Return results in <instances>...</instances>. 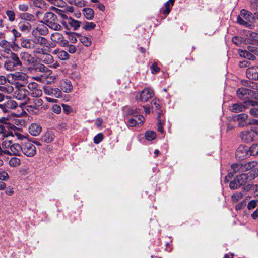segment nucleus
<instances>
[{"label":"nucleus","mask_w":258,"mask_h":258,"mask_svg":"<svg viewBox=\"0 0 258 258\" xmlns=\"http://www.w3.org/2000/svg\"><path fill=\"white\" fill-rule=\"evenodd\" d=\"M18 104L16 101L12 99H8L0 104V108L4 112H8L11 109L17 108Z\"/></svg>","instance_id":"obj_11"},{"label":"nucleus","mask_w":258,"mask_h":258,"mask_svg":"<svg viewBox=\"0 0 258 258\" xmlns=\"http://www.w3.org/2000/svg\"><path fill=\"white\" fill-rule=\"evenodd\" d=\"M257 134V132L256 131L247 130L242 132L240 134V137L243 141L248 143L254 140L255 134Z\"/></svg>","instance_id":"obj_12"},{"label":"nucleus","mask_w":258,"mask_h":258,"mask_svg":"<svg viewBox=\"0 0 258 258\" xmlns=\"http://www.w3.org/2000/svg\"><path fill=\"white\" fill-rule=\"evenodd\" d=\"M9 165L13 167H16L19 166L21 160L17 157H12L9 161Z\"/></svg>","instance_id":"obj_38"},{"label":"nucleus","mask_w":258,"mask_h":258,"mask_svg":"<svg viewBox=\"0 0 258 258\" xmlns=\"http://www.w3.org/2000/svg\"><path fill=\"white\" fill-rule=\"evenodd\" d=\"M58 57L61 60H67L69 58V54L66 51L60 50Z\"/></svg>","instance_id":"obj_51"},{"label":"nucleus","mask_w":258,"mask_h":258,"mask_svg":"<svg viewBox=\"0 0 258 258\" xmlns=\"http://www.w3.org/2000/svg\"><path fill=\"white\" fill-rule=\"evenodd\" d=\"M243 196L241 192H236L231 196V200L233 202L236 203Z\"/></svg>","instance_id":"obj_45"},{"label":"nucleus","mask_w":258,"mask_h":258,"mask_svg":"<svg viewBox=\"0 0 258 258\" xmlns=\"http://www.w3.org/2000/svg\"><path fill=\"white\" fill-rule=\"evenodd\" d=\"M78 35L76 33H70L69 34V39L72 43H76L77 42V37Z\"/></svg>","instance_id":"obj_55"},{"label":"nucleus","mask_w":258,"mask_h":258,"mask_svg":"<svg viewBox=\"0 0 258 258\" xmlns=\"http://www.w3.org/2000/svg\"><path fill=\"white\" fill-rule=\"evenodd\" d=\"M156 137V134L153 131H148L145 133V138L149 141H152L154 140Z\"/></svg>","instance_id":"obj_44"},{"label":"nucleus","mask_w":258,"mask_h":258,"mask_svg":"<svg viewBox=\"0 0 258 258\" xmlns=\"http://www.w3.org/2000/svg\"><path fill=\"white\" fill-rule=\"evenodd\" d=\"M22 153L27 157H33L36 153V148L34 144L26 141L22 143Z\"/></svg>","instance_id":"obj_4"},{"label":"nucleus","mask_w":258,"mask_h":258,"mask_svg":"<svg viewBox=\"0 0 258 258\" xmlns=\"http://www.w3.org/2000/svg\"><path fill=\"white\" fill-rule=\"evenodd\" d=\"M53 88L51 86L48 85H44L43 87V90L45 94L47 95H51L52 93Z\"/></svg>","instance_id":"obj_59"},{"label":"nucleus","mask_w":258,"mask_h":258,"mask_svg":"<svg viewBox=\"0 0 258 258\" xmlns=\"http://www.w3.org/2000/svg\"><path fill=\"white\" fill-rule=\"evenodd\" d=\"M175 0H168V1L166 2L165 4V7L162 8L161 9V12L162 14L167 16L168 15L172 7L173 6Z\"/></svg>","instance_id":"obj_22"},{"label":"nucleus","mask_w":258,"mask_h":258,"mask_svg":"<svg viewBox=\"0 0 258 258\" xmlns=\"http://www.w3.org/2000/svg\"><path fill=\"white\" fill-rule=\"evenodd\" d=\"M43 22L50 28L59 31L62 29V26L58 24L56 15L50 12H46L44 16Z\"/></svg>","instance_id":"obj_2"},{"label":"nucleus","mask_w":258,"mask_h":258,"mask_svg":"<svg viewBox=\"0 0 258 258\" xmlns=\"http://www.w3.org/2000/svg\"><path fill=\"white\" fill-rule=\"evenodd\" d=\"M250 115L253 117L258 118V108L252 107L249 111Z\"/></svg>","instance_id":"obj_60"},{"label":"nucleus","mask_w":258,"mask_h":258,"mask_svg":"<svg viewBox=\"0 0 258 258\" xmlns=\"http://www.w3.org/2000/svg\"><path fill=\"white\" fill-rule=\"evenodd\" d=\"M139 99L143 102H147L154 96L153 91L150 88H145L139 93Z\"/></svg>","instance_id":"obj_14"},{"label":"nucleus","mask_w":258,"mask_h":258,"mask_svg":"<svg viewBox=\"0 0 258 258\" xmlns=\"http://www.w3.org/2000/svg\"><path fill=\"white\" fill-rule=\"evenodd\" d=\"M54 138L55 136L53 132L51 131H47L42 136L41 140L44 142L50 143L54 140Z\"/></svg>","instance_id":"obj_23"},{"label":"nucleus","mask_w":258,"mask_h":258,"mask_svg":"<svg viewBox=\"0 0 258 258\" xmlns=\"http://www.w3.org/2000/svg\"><path fill=\"white\" fill-rule=\"evenodd\" d=\"M158 131L160 132L161 133H164V129L163 127L162 122L161 120L160 119V116L162 114L161 112H158Z\"/></svg>","instance_id":"obj_49"},{"label":"nucleus","mask_w":258,"mask_h":258,"mask_svg":"<svg viewBox=\"0 0 258 258\" xmlns=\"http://www.w3.org/2000/svg\"><path fill=\"white\" fill-rule=\"evenodd\" d=\"M36 69L40 72L46 73L47 75H50L51 73V70L42 64L39 65Z\"/></svg>","instance_id":"obj_50"},{"label":"nucleus","mask_w":258,"mask_h":258,"mask_svg":"<svg viewBox=\"0 0 258 258\" xmlns=\"http://www.w3.org/2000/svg\"><path fill=\"white\" fill-rule=\"evenodd\" d=\"M144 122L145 118L142 115H135L128 119L126 124L130 127L141 126Z\"/></svg>","instance_id":"obj_7"},{"label":"nucleus","mask_w":258,"mask_h":258,"mask_svg":"<svg viewBox=\"0 0 258 258\" xmlns=\"http://www.w3.org/2000/svg\"><path fill=\"white\" fill-rule=\"evenodd\" d=\"M21 46L22 47L27 49H32L35 47L34 42L32 39H25L23 40L21 42Z\"/></svg>","instance_id":"obj_32"},{"label":"nucleus","mask_w":258,"mask_h":258,"mask_svg":"<svg viewBox=\"0 0 258 258\" xmlns=\"http://www.w3.org/2000/svg\"><path fill=\"white\" fill-rule=\"evenodd\" d=\"M248 149L250 155L256 156L258 155V143L253 144Z\"/></svg>","instance_id":"obj_39"},{"label":"nucleus","mask_w":258,"mask_h":258,"mask_svg":"<svg viewBox=\"0 0 258 258\" xmlns=\"http://www.w3.org/2000/svg\"><path fill=\"white\" fill-rule=\"evenodd\" d=\"M9 179V175L5 170L0 171V180L6 181Z\"/></svg>","instance_id":"obj_53"},{"label":"nucleus","mask_w":258,"mask_h":258,"mask_svg":"<svg viewBox=\"0 0 258 258\" xmlns=\"http://www.w3.org/2000/svg\"><path fill=\"white\" fill-rule=\"evenodd\" d=\"M22 66V63L18 55L14 52L10 53V56L5 62L4 67L8 71L18 70Z\"/></svg>","instance_id":"obj_1"},{"label":"nucleus","mask_w":258,"mask_h":258,"mask_svg":"<svg viewBox=\"0 0 258 258\" xmlns=\"http://www.w3.org/2000/svg\"><path fill=\"white\" fill-rule=\"evenodd\" d=\"M1 55L5 56L6 54H10L12 52L10 49V44L6 40H2L0 42Z\"/></svg>","instance_id":"obj_19"},{"label":"nucleus","mask_w":258,"mask_h":258,"mask_svg":"<svg viewBox=\"0 0 258 258\" xmlns=\"http://www.w3.org/2000/svg\"><path fill=\"white\" fill-rule=\"evenodd\" d=\"M8 78H11V80L16 82V84H19V81H21L23 83H26L27 82L28 78V75L23 72H16L14 73L10 74L8 76Z\"/></svg>","instance_id":"obj_8"},{"label":"nucleus","mask_w":258,"mask_h":258,"mask_svg":"<svg viewBox=\"0 0 258 258\" xmlns=\"http://www.w3.org/2000/svg\"><path fill=\"white\" fill-rule=\"evenodd\" d=\"M81 42L86 46H89L91 44V41L90 38L85 36H82L81 35H78Z\"/></svg>","instance_id":"obj_37"},{"label":"nucleus","mask_w":258,"mask_h":258,"mask_svg":"<svg viewBox=\"0 0 258 258\" xmlns=\"http://www.w3.org/2000/svg\"><path fill=\"white\" fill-rule=\"evenodd\" d=\"M247 49L252 53V54L255 55H256L258 56V48L254 46H249L247 47Z\"/></svg>","instance_id":"obj_64"},{"label":"nucleus","mask_w":258,"mask_h":258,"mask_svg":"<svg viewBox=\"0 0 258 258\" xmlns=\"http://www.w3.org/2000/svg\"><path fill=\"white\" fill-rule=\"evenodd\" d=\"M69 23L71 26L73 27L75 30L77 29L80 26V22L79 21L73 19H70Z\"/></svg>","instance_id":"obj_52"},{"label":"nucleus","mask_w":258,"mask_h":258,"mask_svg":"<svg viewBox=\"0 0 258 258\" xmlns=\"http://www.w3.org/2000/svg\"><path fill=\"white\" fill-rule=\"evenodd\" d=\"M9 132L6 130L3 125H0V136L2 137H7L9 136Z\"/></svg>","instance_id":"obj_61"},{"label":"nucleus","mask_w":258,"mask_h":258,"mask_svg":"<svg viewBox=\"0 0 258 258\" xmlns=\"http://www.w3.org/2000/svg\"><path fill=\"white\" fill-rule=\"evenodd\" d=\"M247 36L252 44L258 46V33L254 32H249Z\"/></svg>","instance_id":"obj_29"},{"label":"nucleus","mask_w":258,"mask_h":258,"mask_svg":"<svg viewBox=\"0 0 258 258\" xmlns=\"http://www.w3.org/2000/svg\"><path fill=\"white\" fill-rule=\"evenodd\" d=\"M251 92V90H250L248 89L242 87L240 88H239L237 90V95L238 98L241 99L245 95L247 94H249Z\"/></svg>","instance_id":"obj_34"},{"label":"nucleus","mask_w":258,"mask_h":258,"mask_svg":"<svg viewBox=\"0 0 258 258\" xmlns=\"http://www.w3.org/2000/svg\"><path fill=\"white\" fill-rule=\"evenodd\" d=\"M13 98L26 102L29 100L28 95L29 92L21 84H16L13 92Z\"/></svg>","instance_id":"obj_3"},{"label":"nucleus","mask_w":258,"mask_h":258,"mask_svg":"<svg viewBox=\"0 0 258 258\" xmlns=\"http://www.w3.org/2000/svg\"><path fill=\"white\" fill-rule=\"evenodd\" d=\"M13 142L10 140H5L2 143V150L3 152V155L4 154L8 155L10 153L9 151L11 149V146Z\"/></svg>","instance_id":"obj_21"},{"label":"nucleus","mask_w":258,"mask_h":258,"mask_svg":"<svg viewBox=\"0 0 258 258\" xmlns=\"http://www.w3.org/2000/svg\"><path fill=\"white\" fill-rule=\"evenodd\" d=\"M83 14L88 20H92L94 16V12L90 8H85L83 9Z\"/></svg>","instance_id":"obj_30"},{"label":"nucleus","mask_w":258,"mask_h":258,"mask_svg":"<svg viewBox=\"0 0 258 258\" xmlns=\"http://www.w3.org/2000/svg\"><path fill=\"white\" fill-rule=\"evenodd\" d=\"M20 18L23 19L22 21H35L34 16L28 13H23L20 14Z\"/></svg>","instance_id":"obj_35"},{"label":"nucleus","mask_w":258,"mask_h":258,"mask_svg":"<svg viewBox=\"0 0 258 258\" xmlns=\"http://www.w3.org/2000/svg\"><path fill=\"white\" fill-rule=\"evenodd\" d=\"M247 109V106L245 105V101L243 103H235L230 108V110L234 113H238L243 112Z\"/></svg>","instance_id":"obj_16"},{"label":"nucleus","mask_w":258,"mask_h":258,"mask_svg":"<svg viewBox=\"0 0 258 258\" xmlns=\"http://www.w3.org/2000/svg\"><path fill=\"white\" fill-rule=\"evenodd\" d=\"M249 116L246 113H240L233 117L234 121L238 122V126L244 127L247 126Z\"/></svg>","instance_id":"obj_9"},{"label":"nucleus","mask_w":258,"mask_h":258,"mask_svg":"<svg viewBox=\"0 0 258 258\" xmlns=\"http://www.w3.org/2000/svg\"><path fill=\"white\" fill-rule=\"evenodd\" d=\"M247 77L251 80H256L258 78V67L253 66L249 67L246 72Z\"/></svg>","instance_id":"obj_15"},{"label":"nucleus","mask_w":258,"mask_h":258,"mask_svg":"<svg viewBox=\"0 0 258 258\" xmlns=\"http://www.w3.org/2000/svg\"><path fill=\"white\" fill-rule=\"evenodd\" d=\"M242 164L235 163L231 165V169L234 173L243 172L242 171Z\"/></svg>","instance_id":"obj_47"},{"label":"nucleus","mask_w":258,"mask_h":258,"mask_svg":"<svg viewBox=\"0 0 258 258\" xmlns=\"http://www.w3.org/2000/svg\"><path fill=\"white\" fill-rule=\"evenodd\" d=\"M29 93H30L32 97L36 98L39 97L42 95V91L40 88H39V87H38L36 89L30 92Z\"/></svg>","instance_id":"obj_46"},{"label":"nucleus","mask_w":258,"mask_h":258,"mask_svg":"<svg viewBox=\"0 0 258 258\" xmlns=\"http://www.w3.org/2000/svg\"><path fill=\"white\" fill-rule=\"evenodd\" d=\"M38 58L40 61L48 65L50 68L55 69L59 66L58 62L54 60L53 57L46 52L43 55H40Z\"/></svg>","instance_id":"obj_6"},{"label":"nucleus","mask_w":258,"mask_h":258,"mask_svg":"<svg viewBox=\"0 0 258 258\" xmlns=\"http://www.w3.org/2000/svg\"><path fill=\"white\" fill-rule=\"evenodd\" d=\"M103 139V135L102 133H99L94 138V142L95 144H98Z\"/></svg>","instance_id":"obj_63"},{"label":"nucleus","mask_w":258,"mask_h":258,"mask_svg":"<svg viewBox=\"0 0 258 258\" xmlns=\"http://www.w3.org/2000/svg\"><path fill=\"white\" fill-rule=\"evenodd\" d=\"M258 203V200H252L250 201L247 204V208L248 210H252L255 208Z\"/></svg>","instance_id":"obj_56"},{"label":"nucleus","mask_w":258,"mask_h":258,"mask_svg":"<svg viewBox=\"0 0 258 258\" xmlns=\"http://www.w3.org/2000/svg\"><path fill=\"white\" fill-rule=\"evenodd\" d=\"M6 14L9 18V20L10 21H13L15 19V14L13 11L7 10L6 11Z\"/></svg>","instance_id":"obj_62"},{"label":"nucleus","mask_w":258,"mask_h":258,"mask_svg":"<svg viewBox=\"0 0 258 258\" xmlns=\"http://www.w3.org/2000/svg\"><path fill=\"white\" fill-rule=\"evenodd\" d=\"M235 155L239 160H243L247 158L249 155L248 147L243 145H240L236 150Z\"/></svg>","instance_id":"obj_10"},{"label":"nucleus","mask_w":258,"mask_h":258,"mask_svg":"<svg viewBox=\"0 0 258 258\" xmlns=\"http://www.w3.org/2000/svg\"><path fill=\"white\" fill-rule=\"evenodd\" d=\"M68 2L70 4L78 7H82L85 5V1L84 0H68Z\"/></svg>","instance_id":"obj_42"},{"label":"nucleus","mask_w":258,"mask_h":258,"mask_svg":"<svg viewBox=\"0 0 258 258\" xmlns=\"http://www.w3.org/2000/svg\"><path fill=\"white\" fill-rule=\"evenodd\" d=\"M237 21L239 24L243 25L246 27H250L251 26L249 22L246 21V20H244L240 15L237 17Z\"/></svg>","instance_id":"obj_40"},{"label":"nucleus","mask_w":258,"mask_h":258,"mask_svg":"<svg viewBox=\"0 0 258 258\" xmlns=\"http://www.w3.org/2000/svg\"><path fill=\"white\" fill-rule=\"evenodd\" d=\"M237 181L240 186L244 185L249 179V176L247 173L241 174L236 176Z\"/></svg>","instance_id":"obj_25"},{"label":"nucleus","mask_w":258,"mask_h":258,"mask_svg":"<svg viewBox=\"0 0 258 258\" xmlns=\"http://www.w3.org/2000/svg\"><path fill=\"white\" fill-rule=\"evenodd\" d=\"M0 91L4 93L10 94L14 91V87L10 85L0 86Z\"/></svg>","instance_id":"obj_36"},{"label":"nucleus","mask_w":258,"mask_h":258,"mask_svg":"<svg viewBox=\"0 0 258 258\" xmlns=\"http://www.w3.org/2000/svg\"><path fill=\"white\" fill-rule=\"evenodd\" d=\"M240 15L248 22L255 19L254 14L253 15L251 12L244 9L241 11Z\"/></svg>","instance_id":"obj_26"},{"label":"nucleus","mask_w":258,"mask_h":258,"mask_svg":"<svg viewBox=\"0 0 258 258\" xmlns=\"http://www.w3.org/2000/svg\"><path fill=\"white\" fill-rule=\"evenodd\" d=\"M42 127L37 123H32L29 127V133L34 136H38L41 132Z\"/></svg>","instance_id":"obj_20"},{"label":"nucleus","mask_w":258,"mask_h":258,"mask_svg":"<svg viewBox=\"0 0 258 258\" xmlns=\"http://www.w3.org/2000/svg\"><path fill=\"white\" fill-rule=\"evenodd\" d=\"M247 174H248L249 176V180H253L258 176V168L253 170L251 172H249Z\"/></svg>","instance_id":"obj_58"},{"label":"nucleus","mask_w":258,"mask_h":258,"mask_svg":"<svg viewBox=\"0 0 258 258\" xmlns=\"http://www.w3.org/2000/svg\"><path fill=\"white\" fill-rule=\"evenodd\" d=\"M51 39L54 42L59 43L63 41V36L58 32H55L51 34Z\"/></svg>","instance_id":"obj_33"},{"label":"nucleus","mask_w":258,"mask_h":258,"mask_svg":"<svg viewBox=\"0 0 258 258\" xmlns=\"http://www.w3.org/2000/svg\"><path fill=\"white\" fill-rule=\"evenodd\" d=\"M239 54L241 57L247 58L249 60H254L255 59V55L248 49L247 50H240Z\"/></svg>","instance_id":"obj_27"},{"label":"nucleus","mask_w":258,"mask_h":258,"mask_svg":"<svg viewBox=\"0 0 258 258\" xmlns=\"http://www.w3.org/2000/svg\"><path fill=\"white\" fill-rule=\"evenodd\" d=\"M29 103L27 104L25 108L29 112H34L39 109V107L43 104V101L41 98L36 97L31 100H29Z\"/></svg>","instance_id":"obj_5"},{"label":"nucleus","mask_w":258,"mask_h":258,"mask_svg":"<svg viewBox=\"0 0 258 258\" xmlns=\"http://www.w3.org/2000/svg\"><path fill=\"white\" fill-rule=\"evenodd\" d=\"M50 96H54L55 98H60L62 96V93L60 89L56 88H53Z\"/></svg>","instance_id":"obj_43"},{"label":"nucleus","mask_w":258,"mask_h":258,"mask_svg":"<svg viewBox=\"0 0 258 258\" xmlns=\"http://www.w3.org/2000/svg\"><path fill=\"white\" fill-rule=\"evenodd\" d=\"M40 22L41 23L39 24L37 27L32 30V34L33 36L38 35H45L48 33V30L43 21L41 20Z\"/></svg>","instance_id":"obj_13"},{"label":"nucleus","mask_w":258,"mask_h":258,"mask_svg":"<svg viewBox=\"0 0 258 258\" xmlns=\"http://www.w3.org/2000/svg\"><path fill=\"white\" fill-rule=\"evenodd\" d=\"M18 27L20 30L25 32H29L31 29V24L25 21H20L18 23Z\"/></svg>","instance_id":"obj_24"},{"label":"nucleus","mask_w":258,"mask_h":258,"mask_svg":"<svg viewBox=\"0 0 258 258\" xmlns=\"http://www.w3.org/2000/svg\"><path fill=\"white\" fill-rule=\"evenodd\" d=\"M9 155L20 156L22 153V144L13 143Z\"/></svg>","instance_id":"obj_17"},{"label":"nucleus","mask_w":258,"mask_h":258,"mask_svg":"<svg viewBox=\"0 0 258 258\" xmlns=\"http://www.w3.org/2000/svg\"><path fill=\"white\" fill-rule=\"evenodd\" d=\"M20 56L22 60L29 63L31 62V55L29 53L26 52H21Z\"/></svg>","instance_id":"obj_41"},{"label":"nucleus","mask_w":258,"mask_h":258,"mask_svg":"<svg viewBox=\"0 0 258 258\" xmlns=\"http://www.w3.org/2000/svg\"><path fill=\"white\" fill-rule=\"evenodd\" d=\"M60 87L64 92L69 93L73 89V86L71 82L67 79L62 80L60 82Z\"/></svg>","instance_id":"obj_18"},{"label":"nucleus","mask_w":258,"mask_h":258,"mask_svg":"<svg viewBox=\"0 0 258 258\" xmlns=\"http://www.w3.org/2000/svg\"><path fill=\"white\" fill-rule=\"evenodd\" d=\"M239 183L237 181L236 178H235L233 181L230 183L229 186L232 189H236L240 187V185H238Z\"/></svg>","instance_id":"obj_57"},{"label":"nucleus","mask_w":258,"mask_h":258,"mask_svg":"<svg viewBox=\"0 0 258 258\" xmlns=\"http://www.w3.org/2000/svg\"><path fill=\"white\" fill-rule=\"evenodd\" d=\"M40 35L34 36L35 38L33 40L34 42V45L35 44H40L41 45H46L48 43L47 40L42 36H39Z\"/></svg>","instance_id":"obj_31"},{"label":"nucleus","mask_w":258,"mask_h":258,"mask_svg":"<svg viewBox=\"0 0 258 258\" xmlns=\"http://www.w3.org/2000/svg\"><path fill=\"white\" fill-rule=\"evenodd\" d=\"M96 26V25L92 22H86L84 23L83 28L87 31H90L93 29Z\"/></svg>","instance_id":"obj_48"},{"label":"nucleus","mask_w":258,"mask_h":258,"mask_svg":"<svg viewBox=\"0 0 258 258\" xmlns=\"http://www.w3.org/2000/svg\"><path fill=\"white\" fill-rule=\"evenodd\" d=\"M245 105L247 107V109L249 108V106H252V107H256V106H258V101L254 100H248L247 101H245Z\"/></svg>","instance_id":"obj_54"},{"label":"nucleus","mask_w":258,"mask_h":258,"mask_svg":"<svg viewBox=\"0 0 258 258\" xmlns=\"http://www.w3.org/2000/svg\"><path fill=\"white\" fill-rule=\"evenodd\" d=\"M257 162L255 161H252L244 164H242V171L243 172H245L250 170H252L253 168L256 167L257 165Z\"/></svg>","instance_id":"obj_28"}]
</instances>
